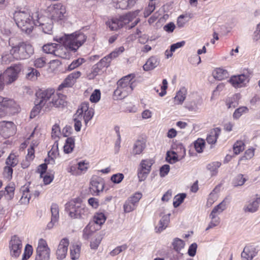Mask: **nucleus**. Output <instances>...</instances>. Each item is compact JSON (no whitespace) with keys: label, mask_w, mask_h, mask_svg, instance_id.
<instances>
[{"label":"nucleus","mask_w":260,"mask_h":260,"mask_svg":"<svg viewBox=\"0 0 260 260\" xmlns=\"http://www.w3.org/2000/svg\"><path fill=\"white\" fill-rule=\"evenodd\" d=\"M214 77L218 80H222L229 76V73L226 70L222 68H217L213 72Z\"/></svg>","instance_id":"obj_33"},{"label":"nucleus","mask_w":260,"mask_h":260,"mask_svg":"<svg viewBox=\"0 0 260 260\" xmlns=\"http://www.w3.org/2000/svg\"><path fill=\"white\" fill-rule=\"evenodd\" d=\"M175 152H177V155L180 160L183 158L186 155L185 149L181 144H178L177 146Z\"/></svg>","instance_id":"obj_51"},{"label":"nucleus","mask_w":260,"mask_h":260,"mask_svg":"<svg viewBox=\"0 0 260 260\" xmlns=\"http://www.w3.org/2000/svg\"><path fill=\"white\" fill-rule=\"evenodd\" d=\"M16 127L11 121L0 122V134L4 138H8L15 134Z\"/></svg>","instance_id":"obj_16"},{"label":"nucleus","mask_w":260,"mask_h":260,"mask_svg":"<svg viewBox=\"0 0 260 260\" xmlns=\"http://www.w3.org/2000/svg\"><path fill=\"white\" fill-rule=\"evenodd\" d=\"M46 63V59L44 57H39L34 61V64L36 68H41L44 67Z\"/></svg>","instance_id":"obj_62"},{"label":"nucleus","mask_w":260,"mask_h":260,"mask_svg":"<svg viewBox=\"0 0 260 260\" xmlns=\"http://www.w3.org/2000/svg\"><path fill=\"white\" fill-rule=\"evenodd\" d=\"M104 188V181L100 178H92L89 187L90 193L92 195H98Z\"/></svg>","instance_id":"obj_18"},{"label":"nucleus","mask_w":260,"mask_h":260,"mask_svg":"<svg viewBox=\"0 0 260 260\" xmlns=\"http://www.w3.org/2000/svg\"><path fill=\"white\" fill-rule=\"evenodd\" d=\"M221 130L219 128L216 127L213 129L210 134L207 136L206 140L209 144H213L216 143L217 138H218Z\"/></svg>","instance_id":"obj_29"},{"label":"nucleus","mask_w":260,"mask_h":260,"mask_svg":"<svg viewBox=\"0 0 260 260\" xmlns=\"http://www.w3.org/2000/svg\"><path fill=\"white\" fill-rule=\"evenodd\" d=\"M142 194L139 192H137L135 193L133 196L128 198L127 200L131 202L133 204H134L136 207L137 206V204L138 203L139 200L142 198Z\"/></svg>","instance_id":"obj_61"},{"label":"nucleus","mask_w":260,"mask_h":260,"mask_svg":"<svg viewBox=\"0 0 260 260\" xmlns=\"http://www.w3.org/2000/svg\"><path fill=\"white\" fill-rule=\"evenodd\" d=\"M159 63V60L156 56H151L148 59L143 68L144 71H148L155 68Z\"/></svg>","instance_id":"obj_25"},{"label":"nucleus","mask_w":260,"mask_h":260,"mask_svg":"<svg viewBox=\"0 0 260 260\" xmlns=\"http://www.w3.org/2000/svg\"><path fill=\"white\" fill-rule=\"evenodd\" d=\"M140 11L137 10L120 16L119 18H112L106 22V25L111 30H116L132 21L138 15Z\"/></svg>","instance_id":"obj_8"},{"label":"nucleus","mask_w":260,"mask_h":260,"mask_svg":"<svg viewBox=\"0 0 260 260\" xmlns=\"http://www.w3.org/2000/svg\"><path fill=\"white\" fill-rule=\"evenodd\" d=\"M94 113V109L89 107L88 103H82L73 116L75 130L76 132L80 131L82 120H84L85 125L87 127L88 122L92 118Z\"/></svg>","instance_id":"obj_2"},{"label":"nucleus","mask_w":260,"mask_h":260,"mask_svg":"<svg viewBox=\"0 0 260 260\" xmlns=\"http://www.w3.org/2000/svg\"><path fill=\"white\" fill-rule=\"evenodd\" d=\"M57 44L55 43H48L43 46V50L44 52L48 54H54Z\"/></svg>","instance_id":"obj_42"},{"label":"nucleus","mask_w":260,"mask_h":260,"mask_svg":"<svg viewBox=\"0 0 260 260\" xmlns=\"http://www.w3.org/2000/svg\"><path fill=\"white\" fill-rule=\"evenodd\" d=\"M133 0H114V6L116 9H126L133 4Z\"/></svg>","instance_id":"obj_30"},{"label":"nucleus","mask_w":260,"mask_h":260,"mask_svg":"<svg viewBox=\"0 0 260 260\" xmlns=\"http://www.w3.org/2000/svg\"><path fill=\"white\" fill-rule=\"evenodd\" d=\"M51 221L47 224L48 229L53 228L55 223H56L59 218V208L57 204H53L51 207Z\"/></svg>","instance_id":"obj_22"},{"label":"nucleus","mask_w":260,"mask_h":260,"mask_svg":"<svg viewBox=\"0 0 260 260\" xmlns=\"http://www.w3.org/2000/svg\"><path fill=\"white\" fill-rule=\"evenodd\" d=\"M15 58L14 55L10 52V54H4L2 56V62L4 64H9Z\"/></svg>","instance_id":"obj_52"},{"label":"nucleus","mask_w":260,"mask_h":260,"mask_svg":"<svg viewBox=\"0 0 260 260\" xmlns=\"http://www.w3.org/2000/svg\"><path fill=\"white\" fill-rule=\"evenodd\" d=\"M75 147V139L72 137L68 138L66 139L64 145V151L66 153H71Z\"/></svg>","instance_id":"obj_36"},{"label":"nucleus","mask_w":260,"mask_h":260,"mask_svg":"<svg viewBox=\"0 0 260 260\" xmlns=\"http://www.w3.org/2000/svg\"><path fill=\"white\" fill-rule=\"evenodd\" d=\"M85 62L84 58H78L74 60L72 63L66 68V71H71L75 68L78 67Z\"/></svg>","instance_id":"obj_44"},{"label":"nucleus","mask_w":260,"mask_h":260,"mask_svg":"<svg viewBox=\"0 0 260 260\" xmlns=\"http://www.w3.org/2000/svg\"><path fill=\"white\" fill-rule=\"evenodd\" d=\"M18 156L14 153H11L6 159V164L11 167H15L18 163Z\"/></svg>","instance_id":"obj_39"},{"label":"nucleus","mask_w":260,"mask_h":260,"mask_svg":"<svg viewBox=\"0 0 260 260\" xmlns=\"http://www.w3.org/2000/svg\"><path fill=\"white\" fill-rule=\"evenodd\" d=\"M248 179L247 176L239 174L234 178L233 181V186L235 187L241 186L244 184Z\"/></svg>","instance_id":"obj_31"},{"label":"nucleus","mask_w":260,"mask_h":260,"mask_svg":"<svg viewBox=\"0 0 260 260\" xmlns=\"http://www.w3.org/2000/svg\"><path fill=\"white\" fill-rule=\"evenodd\" d=\"M50 249L46 241L40 239L36 249L35 260H49Z\"/></svg>","instance_id":"obj_13"},{"label":"nucleus","mask_w":260,"mask_h":260,"mask_svg":"<svg viewBox=\"0 0 260 260\" xmlns=\"http://www.w3.org/2000/svg\"><path fill=\"white\" fill-rule=\"evenodd\" d=\"M124 51V47L123 46H121L112 52L110 54L108 55V56H109V58L112 60V58H116L119 56V54L122 53Z\"/></svg>","instance_id":"obj_63"},{"label":"nucleus","mask_w":260,"mask_h":260,"mask_svg":"<svg viewBox=\"0 0 260 260\" xmlns=\"http://www.w3.org/2000/svg\"><path fill=\"white\" fill-rule=\"evenodd\" d=\"M227 206V202L225 199L223 200L220 203L215 206L211 211L213 214H216L219 215L226 208Z\"/></svg>","instance_id":"obj_38"},{"label":"nucleus","mask_w":260,"mask_h":260,"mask_svg":"<svg viewBox=\"0 0 260 260\" xmlns=\"http://www.w3.org/2000/svg\"><path fill=\"white\" fill-rule=\"evenodd\" d=\"M187 90L185 87H182L176 93L174 97L175 104L181 105L183 103L186 98Z\"/></svg>","instance_id":"obj_28"},{"label":"nucleus","mask_w":260,"mask_h":260,"mask_svg":"<svg viewBox=\"0 0 260 260\" xmlns=\"http://www.w3.org/2000/svg\"><path fill=\"white\" fill-rule=\"evenodd\" d=\"M52 19L54 21L63 20L66 17V9L64 6L58 3L48 8Z\"/></svg>","instance_id":"obj_14"},{"label":"nucleus","mask_w":260,"mask_h":260,"mask_svg":"<svg viewBox=\"0 0 260 260\" xmlns=\"http://www.w3.org/2000/svg\"><path fill=\"white\" fill-rule=\"evenodd\" d=\"M194 148L198 153L203 152L205 147V141L203 139H198L194 143Z\"/></svg>","instance_id":"obj_55"},{"label":"nucleus","mask_w":260,"mask_h":260,"mask_svg":"<svg viewBox=\"0 0 260 260\" xmlns=\"http://www.w3.org/2000/svg\"><path fill=\"white\" fill-rule=\"evenodd\" d=\"M127 248V246L126 244H123L122 245H121L120 246L117 247L116 248H115L114 250H113L111 252L110 254L112 256L116 255L117 254H118L122 251L126 250Z\"/></svg>","instance_id":"obj_64"},{"label":"nucleus","mask_w":260,"mask_h":260,"mask_svg":"<svg viewBox=\"0 0 260 260\" xmlns=\"http://www.w3.org/2000/svg\"><path fill=\"white\" fill-rule=\"evenodd\" d=\"M86 37L79 31H76L69 35H64L62 37L56 36L54 40L59 43H62L68 49L73 52H76L85 42Z\"/></svg>","instance_id":"obj_3"},{"label":"nucleus","mask_w":260,"mask_h":260,"mask_svg":"<svg viewBox=\"0 0 260 260\" xmlns=\"http://www.w3.org/2000/svg\"><path fill=\"white\" fill-rule=\"evenodd\" d=\"M29 71V72L26 75L28 79L35 80L40 76V73L36 69L30 68Z\"/></svg>","instance_id":"obj_54"},{"label":"nucleus","mask_w":260,"mask_h":260,"mask_svg":"<svg viewBox=\"0 0 260 260\" xmlns=\"http://www.w3.org/2000/svg\"><path fill=\"white\" fill-rule=\"evenodd\" d=\"M134 77V74H129L117 82V87L114 92V95L117 99H123L132 92L135 87L132 80Z\"/></svg>","instance_id":"obj_5"},{"label":"nucleus","mask_w":260,"mask_h":260,"mask_svg":"<svg viewBox=\"0 0 260 260\" xmlns=\"http://www.w3.org/2000/svg\"><path fill=\"white\" fill-rule=\"evenodd\" d=\"M69 245V241L67 238H63L60 241L56 251L58 259L62 260L66 257Z\"/></svg>","instance_id":"obj_19"},{"label":"nucleus","mask_w":260,"mask_h":260,"mask_svg":"<svg viewBox=\"0 0 260 260\" xmlns=\"http://www.w3.org/2000/svg\"><path fill=\"white\" fill-rule=\"evenodd\" d=\"M252 73L250 70H245L242 74L232 76L229 80V82L235 88L245 87L249 81Z\"/></svg>","instance_id":"obj_10"},{"label":"nucleus","mask_w":260,"mask_h":260,"mask_svg":"<svg viewBox=\"0 0 260 260\" xmlns=\"http://www.w3.org/2000/svg\"><path fill=\"white\" fill-rule=\"evenodd\" d=\"M248 111V109L245 106L240 107L237 109L233 113V116L234 119H239L243 114L246 113Z\"/></svg>","instance_id":"obj_45"},{"label":"nucleus","mask_w":260,"mask_h":260,"mask_svg":"<svg viewBox=\"0 0 260 260\" xmlns=\"http://www.w3.org/2000/svg\"><path fill=\"white\" fill-rule=\"evenodd\" d=\"M14 18L18 27L27 34L31 32L34 22L30 13L25 11L15 12Z\"/></svg>","instance_id":"obj_6"},{"label":"nucleus","mask_w":260,"mask_h":260,"mask_svg":"<svg viewBox=\"0 0 260 260\" xmlns=\"http://www.w3.org/2000/svg\"><path fill=\"white\" fill-rule=\"evenodd\" d=\"M186 197V194L181 193L175 197L173 201V205L175 207H178L183 201Z\"/></svg>","instance_id":"obj_50"},{"label":"nucleus","mask_w":260,"mask_h":260,"mask_svg":"<svg viewBox=\"0 0 260 260\" xmlns=\"http://www.w3.org/2000/svg\"><path fill=\"white\" fill-rule=\"evenodd\" d=\"M220 166L221 163L219 162H213L208 164L207 166V168L211 172L212 175H214L216 174L217 172V169L220 167Z\"/></svg>","instance_id":"obj_47"},{"label":"nucleus","mask_w":260,"mask_h":260,"mask_svg":"<svg viewBox=\"0 0 260 260\" xmlns=\"http://www.w3.org/2000/svg\"><path fill=\"white\" fill-rule=\"evenodd\" d=\"M254 154V149L253 148H249L247 149L244 154V155L241 157L239 160L238 165L240 164V161L244 159H249L252 158Z\"/></svg>","instance_id":"obj_57"},{"label":"nucleus","mask_w":260,"mask_h":260,"mask_svg":"<svg viewBox=\"0 0 260 260\" xmlns=\"http://www.w3.org/2000/svg\"><path fill=\"white\" fill-rule=\"evenodd\" d=\"M51 98V101H50L51 103V108L53 106L60 107L66 105L65 96L63 94L55 93L54 90L53 95L52 96Z\"/></svg>","instance_id":"obj_21"},{"label":"nucleus","mask_w":260,"mask_h":260,"mask_svg":"<svg viewBox=\"0 0 260 260\" xmlns=\"http://www.w3.org/2000/svg\"><path fill=\"white\" fill-rule=\"evenodd\" d=\"M244 143L242 141H237L233 146V150L236 155L239 154L244 150Z\"/></svg>","instance_id":"obj_46"},{"label":"nucleus","mask_w":260,"mask_h":260,"mask_svg":"<svg viewBox=\"0 0 260 260\" xmlns=\"http://www.w3.org/2000/svg\"><path fill=\"white\" fill-rule=\"evenodd\" d=\"M80 246L77 244H73L70 247V255L72 260L79 258L80 254Z\"/></svg>","instance_id":"obj_32"},{"label":"nucleus","mask_w":260,"mask_h":260,"mask_svg":"<svg viewBox=\"0 0 260 260\" xmlns=\"http://www.w3.org/2000/svg\"><path fill=\"white\" fill-rule=\"evenodd\" d=\"M106 220L105 215L102 213H97L94 215V221L95 223L101 225L103 224Z\"/></svg>","instance_id":"obj_58"},{"label":"nucleus","mask_w":260,"mask_h":260,"mask_svg":"<svg viewBox=\"0 0 260 260\" xmlns=\"http://www.w3.org/2000/svg\"><path fill=\"white\" fill-rule=\"evenodd\" d=\"M166 159L170 164H174L180 160L177 155V152H175V151L168 152Z\"/></svg>","instance_id":"obj_41"},{"label":"nucleus","mask_w":260,"mask_h":260,"mask_svg":"<svg viewBox=\"0 0 260 260\" xmlns=\"http://www.w3.org/2000/svg\"><path fill=\"white\" fill-rule=\"evenodd\" d=\"M61 44H57V47L56 48L54 55L60 58H67L69 57L68 48L64 44L62 45Z\"/></svg>","instance_id":"obj_26"},{"label":"nucleus","mask_w":260,"mask_h":260,"mask_svg":"<svg viewBox=\"0 0 260 260\" xmlns=\"http://www.w3.org/2000/svg\"><path fill=\"white\" fill-rule=\"evenodd\" d=\"M16 40L14 38H10L9 45L12 47L11 52L14 55L16 59H25L29 58L34 53V48L31 45L28 43L20 42L15 43Z\"/></svg>","instance_id":"obj_4"},{"label":"nucleus","mask_w":260,"mask_h":260,"mask_svg":"<svg viewBox=\"0 0 260 260\" xmlns=\"http://www.w3.org/2000/svg\"><path fill=\"white\" fill-rule=\"evenodd\" d=\"M66 210L73 218H84L88 213V209L79 198L74 199L67 203Z\"/></svg>","instance_id":"obj_7"},{"label":"nucleus","mask_w":260,"mask_h":260,"mask_svg":"<svg viewBox=\"0 0 260 260\" xmlns=\"http://www.w3.org/2000/svg\"><path fill=\"white\" fill-rule=\"evenodd\" d=\"M184 242L178 238H175L172 242V246L174 249L178 252L184 248Z\"/></svg>","instance_id":"obj_40"},{"label":"nucleus","mask_w":260,"mask_h":260,"mask_svg":"<svg viewBox=\"0 0 260 260\" xmlns=\"http://www.w3.org/2000/svg\"><path fill=\"white\" fill-rule=\"evenodd\" d=\"M32 251V247L29 244H27L24 248V251L23 254L22 260H27L29 258L31 255Z\"/></svg>","instance_id":"obj_49"},{"label":"nucleus","mask_w":260,"mask_h":260,"mask_svg":"<svg viewBox=\"0 0 260 260\" xmlns=\"http://www.w3.org/2000/svg\"><path fill=\"white\" fill-rule=\"evenodd\" d=\"M201 105L199 101L192 100L187 102L186 104L185 108L190 111H197L199 109V106Z\"/></svg>","instance_id":"obj_43"},{"label":"nucleus","mask_w":260,"mask_h":260,"mask_svg":"<svg viewBox=\"0 0 260 260\" xmlns=\"http://www.w3.org/2000/svg\"><path fill=\"white\" fill-rule=\"evenodd\" d=\"M136 208V206L128 200L125 202L123 205V210L125 213L132 212Z\"/></svg>","instance_id":"obj_53"},{"label":"nucleus","mask_w":260,"mask_h":260,"mask_svg":"<svg viewBox=\"0 0 260 260\" xmlns=\"http://www.w3.org/2000/svg\"><path fill=\"white\" fill-rule=\"evenodd\" d=\"M146 148V142L143 139L137 140L134 144L132 154L134 155L141 154Z\"/></svg>","instance_id":"obj_24"},{"label":"nucleus","mask_w":260,"mask_h":260,"mask_svg":"<svg viewBox=\"0 0 260 260\" xmlns=\"http://www.w3.org/2000/svg\"><path fill=\"white\" fill-rule=\"evenodd\" d=\"M81 75L79 71H76L69 75L63 82L59 86L58 89L60 90L63 87H71L75 83L77 79Z\"/></svg>","instance_id":"obj_20"},{"label":"nucleus","mask_w":260,"mask_h":260,"mask_svg":"<svg viewBox=\"0 0 260 260\" xmlns=\"http://www.w3.org/2000/svg\"><path fill=\"white\" fill-rule=\"evenodd\" d=\"M155 162L152 158L142 159L138 170V177L140 181H144L150 173L151 167Z\"/></svg>","instance_id":"obj_11"},{"label":"nucleus","mask_w":260,"mask_h":260,"mask_svg":"<svg viewBox=\"0 0 260 260\" xmlns=\"http://www.w3.org/2000/svg\"><path fill=\"white\" fill-rule=\"evenodd\" d=\"M22 70L20 64H16L8 68L3 73L0 75L4 79L5 85H9L15 82L18 78V75Z\"/></svg>","instance_id":"obj_9"},{"label":"nucleus","mask_w":260,"mask_h":260,"mask_svg":"<svg viewBox=\"0 0 260 260\" xmlns=\"http://www.w3.org/2000/svg\"><path fill=\"white\" fill-rule=\"evenodd\" d=\"M40 26L44 33L51 34L52 29V24L51 23H40Z\"/></svg>","instance_id":"obj_60"},{"label":"nucleus","mask_w":260,"mask_h":260,"mask_svg":"<svg viewBox=\"0 0 260 260\" xmlns=\"http://www.w3.org/2000/svg\"><path fill=\"white\" fill-rule=\"evenodd\" d=\"M209 217L211 219L210 223H209L206 231H208L210 229L213 228L217 226L220 223V218L218 215L216 214H213V212H211Z\"/></svg>","instance_id":"obj_34"},{"label":"nucleus","mask_w":260,"mask_h":260,"mask_svg":"<svg viewBox=\"0 0 260 260\" xmlns=\"http://www.w3.org/2000/svg\"><path fill=\"white\" fill-rule=\"evenodd\" d=\"M255 256V252L249 247H245L241 253V258L242 260L252 259Z\"/></svg>","instance_id":"obj_35"},{"label":"nucleus","mask_w":260,"mask_h":260,"mask_svg":"<svg viewBox=\"0 0 260 260\" xmlns=\"http://www.w3.org/2000/svg\"><path fill=\"white\" fill-rule=\"evenodd\" d=\"M191 18V14H189L188 15L187 14L180 15L178 17L177 21V27L179 28L183 27L185 24L189 21V18Z\"/></svg>","instance_id":"obj_37"},{"label":"nucleus","mask_w":260,"mask_h":260,"mask_svg":"<svg viewBox=\"0 0 260 260\" xmlns=\"http://www.w3.org/2000/svg\"><path fill=\"white\" fill-rule=\"evenodd\" d=\"M22 247V241L20 238L16 235L12 236L9 242L10 256L14 258L19 257L21 253Z\"/></svg>","instance_id":"obj_12"},{"label":"nucleus","mask_w":260,"mask_h":260,"mask_svg":"<svg viewBox=\"0 0 260 260\" xmlns=\"http://www.w3.org/2000/svg\"><path fill=\"white\" fill-rule=\"evenodd\" d=\"M30 189L31 187L29 185L25 184L20 189V191L22 193V196L20 200L21 204H27L29 202L30 199Z\"/></svg>","instance_id":"obj_23"},{"label":"nucleus","mask_w":260,"mask_h":260,"mask_svg":"<svg viewBox=\"0 0 260 260\" xmlns=\"http://www.w3.org/2000/svg\"><path fill=\"white\" fill-rule=\"evenodd\" d=\"M53 93L54 89L50 88L41 90L36 93V105L30 112V118L35 117L41 110L44 112L50 110L51 105L50 101H51V97L53 95Z\"/></svg>","instance_id":"obj_1"},{"label":"nucleus","mask_w":260,"mask_h":260,"mask_svg":"<svg viewBox=\"0 0 260 260\" xmlns=\"http://www.w3.org/2000/svg\"><path fill=\"white\" fill-rule=\"evenodd\" d=\"M101 98V92L99 89H95L90 97V101L92 103H97Z\"/></svg>","instance_id":"obj_59"},{"label":"nucleus","mask_w":260,"mask_h":260,"mask_svg":"<svg viewBox=\"0 0 260 260\" xmlns=\"http://www.w3.org/2000/svg\"><path fill=\"white\" fill-rule=\"evenodd\" d=\"M185 43V41H183L172 44L170 47V52L171 53L170 54H167V58L171 57L173 55L172 52H174L177 49L183 47Z\"/></svg>","instance_id":"obj_56"},{"label":"nucleus","mask_w":260,"mask_h":260,"mask_svg":"<svg viewBox=\"0 0 260 260\" xmlns=\"http://www.w3.org/2000/svg\"><path fill=\"white\" fill-rule=\"evenodd\" d=\"M260 205V194H256L250 200L246 203L243 208L245 213H253L257 212Z\"/></svg>","instance_id":"obj_15"},{"label":"nucleus","mask_w":260,"mask_h":260,"mask_svg":"<svg viewBox=\"0 0 260 260\" xmlns=\"http://www.w3.org/2000/svg\"><path fill=\"white\" fill-rule=\"evenodd\" d=\"M170 215L169 213L162 216L159 220L158 225L155 228L156 233H160L168 226L170 222Z\"/></svg>","instance_id":"obj_27"},{"label":"nucleus","mask_w":260,"mask_h":260,"mask_svg":"<svg viewBox=\"0 0 260 260\" xmlns=\"http://www.w3.org/2000/svg\"><path fill=\"white\" fill-rule=\"evenodd\" d=\"M155 3L153 2V0H150L148 7L145 9L144 15L145 17L149 16L155 10Z\"/></svg>","instance_id":"obj_48"},{"label":"nucleus","mask_w":260,"mask_h":260,"mask_svg":"<svg viewBox=\"0 0 260 260\" xmlns=\"http://www.w3.org/2000/svg\"><path fill=\"white\" fill-rule=\"evenodd\" d=\"M16 107V103L14 100L0 95V118L6 114L7 109L15 108Z\"/></svg>","instance_id":"obj_17"}]
</instances>
